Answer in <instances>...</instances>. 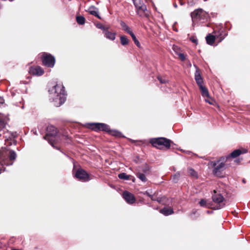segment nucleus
Wrapping results in <instances>:
<instances>
[{"mask_svg":"<svg viewBox=\"0 0 250 250\" xmlns=\"http://www.w3.org/2000/svg\"><path fill=\"white\" fill-rule=\"evenodd\" d=\"M49 100L54 103V106L59 107L66 100L64 87L61 84H56L49 90Z\"/></svg>","mask_w":250,"mask_h":250,"instance_id":"obj_1","label":"nucleus"},{"mask_svg":"<svg viewBox=\"0 0 250 250\" xmlns=\"http://www.w3.org/2000/svg\"><path fill=\"white\" fill-rule=\"evenodd\" d=\"M88 127L95 131L100 130L104 131L107 132L109 134L120 137L121 135V133L116 130L110 129L109 126L104 123H90L88 124Z\"/></svg>","mask_w":250,"mask_h":250,"instance_id":"obj_2","label":"nucleus"},{"mask_svg":"<svg viewBox=\"0 0 250 250\" xmlns=\"http://www.w3.org/2000/svg\"><path fill=\"white\" fill-rule=\"evenodd\" d=\"M226 161L224 157H222L219 160L210 162V165L213 167L212 173L214 175L219 177L222 176L223 172L227 167L225 164Z\"/></svg>","mask_w":250,"mask_h":250,"instance_id":"obj_3","label":"nucleus"},{"mask_svg":"<svg viewBox=\"0 0 250 250\" xmlns=\"http://www.w3.org/2000/svg\"><path fill=\"white\" fill-rule=\"evenodd\" d=\"M191 17L193 24L198 23H203L208 19V14L201 8L195 9L191 13Z\"/></svg>","mask_w":250,"mask_h":250,"instance_id":"obj_4","label":"nucleus"},{"mask_svg":"<svg viewBox=\"0 0 250 250\" xmlns=\"http://www.w3.org/2000/svg\"><path fill=\"white\" fill-rule=\"evenodd\" d=\"M58 137V131L57 128L53 125H49L46 129V134L43 137V138L47 140L48 142L54 148L59 149L57 147L54 146Z\"/></svg>","mask_w":250,"mask_h":250,"instance_id":"obj_5","label":"nucleus"},{"mask_svg":"<svg viewBox=\"0 0 250 250\" xmlns=\"http://www.w3.org/2000/svg\"><path fill=\"white\" fill-rule=\"evenodd\" d=\"M171 143V140L164 137L152 138L150 140V143L152 146L159 149L164 147L167 149L169 148Z\"/></svg>","mask_w":250,"mask_h":250,"instance_id":"obj_6","label":"nucleus"},{"mask_svg":"<svg viewBox=\"0 0 250 250\" xmlns=\"http://www.w3.org/2000/svg\"><path fill=\"white\" fill-rule=\"evenodd\" d=\"M213 201L216 205L212 208L214 209H219L223 208L225 206L224 198L220 193H218L214 190V194L212 196Z\"/></svg>","mask_w":250,"mask_h":250,"instance_id":"obj_7","label":"nucleus"},{"mask_svg":"<svg viewBox=\"0 0 250 250\" xmlns=\"http://www.w3.org/2000/svg\"><path fill=\"white\" fill-rule=\"evenodd\" d=\"M43 64L49 67H53L55 63V57L50 54L44 53L42 56Z\"/></svg>","mask_w":250,"mask_h":250,"instance_id":"obj_8","label":"nucleus"},{"mask_svg":"<svg viewBox=\"0 0 250 250\" xmlns=\"http://www.w3.org/2000/svg\"><path fill=\"white\" fill-rule=\"evenodd\" d=\"M75 176L77 179L83 182L88 181L90 180L88 173L81 168L77 170Z\"/></svg>","mask_w":250,"mask_h":250,"instance_id":"obj_9","label":"nucleus"},{"mask_svg":"<svg viewBox=\"0 0 250 250\" xmlns=\"http://www.w3.org/2000/svg\"><path fill=\"white\" fill-rule=\"evenodd\" d=\"M8 151L6 149H2L0 150V163L2 165L6 166H10L13 163H9L8 162Z\"/></svg>","mask_w":250,"mask_h":250,"instance_id":"obj_10","label":"nucleus"},{"mask_svg":"<svg viewBox=\"0 0 250 250\" xmlns=\"http://www.w3.org/2000/svg\"><path fill=\"white\" fill-rule=\"evenodd\" d=\"M137 14L141 17H145L148 18L149 17V11L147 9L146 6L145 4L141 5L137 8H136Z\"/></svg>","mask_w":250,"mask_h":250,"instance_id":"obj_11","label":"nucleus"},{"mask_svg":"<svg viewBox=\"0 0 250 250\" xmlns=\"http://www.w3.org/2000/svg\"><path fill=\"white\" fill-rule=\"evenodd\" d=\"M213 33L216 37L218 42H221L227 36L228 34L222 29V27L219 28L218 30H214Z\"/></svg>","mask_w":250,"mask_h":250,"instance_id":"obj_12","label":"nucleus"},{"mask_svg":"<svg viewBox=\"0 0 250 250\" xmlns=\"http://www.w3.org/2000/svg\"><path fill=\"white\" fill-rule=\"evenodd\" d=\"M28 72L31 75L37 76H42L44 73V70L41 66H39L30 67Z\"/></svg>","mask_w":250,"mask_h":250,"instance_id":"obj_13","label":"nucleus"},{"mask_svg":"<svg viewBox=\"0 0 250 250\" xmlns=\"http://www.w3.org/2000/svg\"><path fill=\"white\" fill-rule=\"evenodd\" d=\"M122 196L125 200L129 204H132L135 203L136 201L134 195L127 191H124Z\"/></svg>","mask_w":250,"mask_h":250,"instance_id":"obj_14","label":"nucleus"},{"mask_svg":"<svg viewBox=\"0 0 250 250\" xmlns=\"http://www.w3.org/2000/svg\"><path fill=\"white\" fill-rule=\"evenodd\" d=\"M248 152L247 149H236L232 151L229 155H228L226 157V160L230 158H235L239 156L240 155L242 154H245L246 153Z\"/></svg>","mask_w":250,"mask_h":250,"instance_id":"obj_15","label":"nucleus"},{"mask_svg":"<svg viewBox=\"0 0 250 250\" xmlns=\"http://www.w3.org/2000/svg\"><path fill=\"white\" fill-rule=\"evenodd\" d=\"M194 66L196 68V71L195 72V80L198 86L202 85L203 83V80L201 76L199 69L195 64L194 65Z\"/></svg>","mask_w":250,"mask_h":250,"instance_id":"obj_16","label":"nucleus"},{"mask_svg":"<svg viewBox=\"0 0 250 250\" xmlns=\"http://www.w3.org/2000/svg\"><path fill=\"white\" fill-rule=\"evenodd\" d=\"M90 14L95 16L99 19H101V17L99 13L98 9L95 6H91L89 7L87 10H86Z\"/></svg>","mask_w":250,"mask_h":250,"instance_id":"obj_17","label":"nucleus"},{"mask_svg":"<svg viewBox=\"0 0 250 250\" xmlns=\"http://www.w3.org/2000/svg\"><path fill=\"white\" fill-rule=\"evenodd\" d=\"M104 36L106 38L111 41H114L116 38V32H111L106 29L104 32Z\"/></svg>","mask_w":250,"mask_h":250,"instance_id":"obj_18","label":"nucleus"},{"mask_svg":"<svg viewBox=\"0 0 250 250\" xmlns=\"http://www.w3.org/2000/svg\"><path fill=\"white\" fill-rule=\"evenodd\" d=\"M206 40L207 43L208 44L212 45L214 43L215 40L216 39L215 35H212L210 34H209L206 36Z\"/></svg>","mask_w":250,"mask_h":250,"instance_id":"obj_19","label":"nucleus"},{"mask_svg":"<svg viewBox=\"0 0 250 250\" xmlns=\"http://www.w3.org/2000/svg\"><path fill=\"white\" fill-rule=\"evenodd\" d=\"M160 213L165 216H168L173 213V210L171 208H164L160 210Z\"/></svg>","mask_w":250,"mask_h":250,"instance_id":"obj_20","label":"nucleus"},{"mask_svg":"<svg viewBox=\"0 0 250 250\" xmlns=\"http://www.w3.org/2000/svg\"><path fill=\"white\" fill-rule=\"evenodd\" d=\"M200 89L201 91V94L203 97L209 98V94L207 88L202 85L199 86Z\"/></svg>","mask_w":250,"mask_h":250,"instance_id":"obj_21","label":"nucleus"},{"mask_svg":"<svg viewBox=\"0 0 250 250\" xmlns=\"http://www.w3.org/2000/svg\"><path fill=\"white\" fill-rule=\"evenodd\" d=\"M136 175L137 177V178H138L140 180H141L143 182H146L147 181V179L146 176V174L145 173L138 172L136 174Z\"/></svg>","mask_w":250,"mask_h":250,"instance_id":"obj_22","label":"nucleus"},{"mask_svg":"<svg viewBox=\"0 0 250 250\" xmlns=\"http://www.w3.org/2000/svg\"><path fill=\"white\" fill-rule=\"evenodd\" d=\"M8 156L9 157V159L11 161H14L16 159L17 154L15 151L13 150H10L8 152Z\"/></svg>","mask_w":250,"mask_h":250,"instance_id":"obj_23","label":"nucleus"},{"mask_svg":"<svg viewBox=\"0 0 250 250\" xmlns=\"http://www.w3.org/2000/svg\"><path fill=\"white\" fill-rule=\"evenodd\" d=\"M131 175L126 174L125 173L123 172L118 174V177L120 179L124 180H128L130 179Z\"/></svg>","mask_w":250,"mask_h":250,"instance_id":"obj_24","label":"nucleus"},{"mask_svg":"<svg viewBox=\"0 0 250 250\" xmlns=\"http://www.w3.org/2000/svg\"><path fill=\"white\" fill-rule=\"evenodd\" d=\"M76 21L79 24L83 25L85 23V20L84 17L79 16L76 17Z\"/></svg>","mask_w":250,"mask_h":250,"instance_id":"obj_25","label":"nucleus"},{"mask_svg":"<svg viewBox=\"0 0 250 250\" xmlns=\"http://www.w3.org/2000/svg\"><path fill=\"white\" fill-rule=\"evenodd\" d=\"M133 1V3L135 7V8H137L139 6H141V5H143L145 4L143 1L142 0H132Z\"/></svg>","mask_w":250,"mask_h":250,"instance_id":"obj_26","label":"nucleus"},{"mask_svg":"<svg viewBox=\"0 0 250 250\" xmlns=\"http://www.w3.org/2000/svg\"><path fill=\"white\" fill-rule=\"evenodd\" d=\"M180 177V172H176L175 174H174L173 176H172V181L174 182V183H177L178 181H179V178Z\"/></svg>","mask_w":250,"mask_h":250,"instance_id":"obj_27","label":"nucleus"},{"mask_svg":"<svg viewBox=\"0 0 250 250\" xmlns=\"http://www.w3.org/2000/svg\"><path fill=\"white\" fill-rule=\"evenodd\" d=\"M121 43L123 45H127L128 43V39L125 36L120 37Z\"/></svg>","mask_w":250,"mask_h":250,"instance_id":"obj_28","label":"nucleus"},{"mask_svg":"<svg viewBox=\"0 0 250 250\" xmlns=\"http://www.w3.org/2000/svg\"><path fill=\"white\" fill-rule=\"evenodd\" d=\"M188 173L190 176L197 178V173L193 168H189L188 169Z\"/></svg>","mask_w":250,"mask_h":250,"instance_id":"obj_29","label":"nucleus"},{"mask_svg":"<svg viewBox=\"0 0 250 250\" xmlns=\"http://www.w3.org/2000/svg\"><path fill=\"white\" fill-rule=\"evenodd\" d=\"M172 50L175 53V54L177 55L178 54L181 53V48L178 46L176 45H173L172 46Z\"/></svg>","mask_w":250,"mask_h":250,"instance_id":"obj_30","label":"nucleus"},{"mask_svg":"<svg viewBox=\"0 0 250 250\" xmlns=\"http://www.w3.org/2000/svg\"><path fill=\"white\" fill-rule=\"evenodd\" d=\"M120 25L122 26V27L123 28V29L126 32L128 31V30L130 29L129 26H128L126 23L123 21H121L120 22Z\"/></svg>","mask_w":250,"mask_h":250,"instance_id":"obj_31","label":"nucleus"},{"mask_svg":"<svg viewBox=\"0 0 250 250\" xmlns=\"http://www.w3.org/2000/svg\"><path fill=\"white\" fill-rule=\"evenodd\" d=\"M199 205L201 207H207V208H208L209 207L207 203V201L206 200H205V199H202L199 202Z\"/></svg>","mask_w":250,"mask_h":250,"instance_id":"obj_32","label":"nucleus"},{"mask_svg":"<svg viewBox=\"0 0 250 250\" xmlns=\"http://www.w3.org/2000/svg\"><path fill=\"white\" fill-rule=\"evenodd\" d=\"M132 40H133L135 44L139 47H140L141 46V44L138 41V40L137 39L135 35H134V36L132 37Z\"/></svg>","mask_w":250,"mask_h":250,"instance_id":"obj_33","label":"nucleus"},{"mask_svg":"<svg viewBox=\"0 0 250 250\" xmlns=\"http://www.w3.org/2000/svg\"><path fill=\"white\" fill-rule=\"evenodd\" d=\"M158 79L161 83H166L168 82V80L167 79L163 78L161 76H158Z\"/></svg>","mask_w":250,"mask_h":250,"instance_id":"obj_34","label":"nucleus"},{"mask_svg":"<svg viewBox=\"0 0 250 250\" xmlns=\"http://www.w3.org/2000/svg\"><path fill=\"white\" fill-rule=\"evenodd\" d=\"M166 198L165 196L157 197L156 201L159 203L163 204Z\"/></svg>","mask_w":250,"mask_h":250,"instance_id":"obj_35","label":"nucleus"},{"mask_svg":"<svg viewBox=\"0 0 250 250\" xmlns=\"http://www.w3.org/2000/svg\"><path fill=\"white\" fill-rule=\"evenodd\" d=\"M177 55L179 56V58L182 61H184L186 60V56L183 53H180L178 54Z\"/></svg>","mask_w":250,"mask_h":250,"instance_id":"obj_36","label":"nucleus"},{"mask_svg":"<svg viewBox=\"0 0 250 250\" xmlns=\"http://www.w3.org/2000/svg\"><path fill=\"white\" fill-rule=\"evenodd\" d=\"M97 27L99 28V29H102V30H103L104 31V32L106 30V28H105V27H104V26H103L102 25L100 24H98L97 25H96Z\"/></svg>","mask_w":250,"mask_h":250,"instance_id":"obj_37","label":"nucleus"},{"mask_svg":"<svg viewBox=\"0 0 250 250\" xmlns=\"http://www.w3.org/2000/svg\"><path fill=\"white\" fill-rule=\"evenodd\" d=\"M142 170L144 172L143 173H145L146 174L148 172V171L149 170V168L147 166H145V167H143Z\"/></svg>","mask_w":250,"mask_h":250,"instance_id":"obj_38","label":"nucleus"},{"mask_svg":"<svg viewBox=\"0 0 250 250\" xmlns=\"http://www.w3.org/2000/svg\"><path fill=\"white\" fill-rule=\"evenodd\" d=\"M190 40L193 43L197 44V39L194 38V37H191L190 38Z\"/></svg>","mask_w":250,"mask_h":250,"instance_id":"obj_39","label":"nucleus"},{"mask_svg":"<svg viewBox=\"0 0 250 250\" xmlns=\"http://www.w3.org/2000/svg\"><path fill=\"white\" fill-rule=\"evenodd\" d=\"M126 32L128 33L131 36V37L135 35L130 29H129Z\"/></svg>","mask_w":250,"mask_h":250,"instance_id":"obj_40","label":"nucleus"},{"mask_svg":"<svg viewBox=\"0 0 250 250\" xmlns=\"http://www.w3.org/2000/svg\"><path fill=\"white\" fill-rule=\"evenodd\" d=\"M205 101L210 104H213V101L212 100L205 99Z\"/></svg>","mask_w":250,"mask_h":250,"instance_id":"obj_41","label":"nucleus"},{"mask_svg":"<svg viewBox=\"0 0 250 250\" xmlns=\"http://www.w3.org/2000/svg\"><path fill=\"white\" fill-rule=\"evenodd\" d=\"M4 99L0 97V106L4 103Z\"/></svg>","mask_w":250,"mask_h":250,"instance_id":"obj_42","label":"nucleus"},{"mask_svg":"<svg viewBox=\"0 0 250 250\" xmlns=\"http://www.w3.org/2000/svg\"><path fill=\"white\" fill-rule=\"evenodd\" d=\"M144 194L149 196V197H150L152 195L150 194L147 191H146Z\"/></svg>","mask_w":250,"mask_h":250,"instance_id":"obj_43","label":"nucleus"},{"mask_svg":"<svg viewBox=\"0 0 250 250\" xmlns=\"http://www.w3.org/2000/svg\"><path fill=\"white\" fill-rule=\"evenodd\" d=\"M150 198L152 201H156L157 199V198L155 197L153 195H152Z\"/></svg>","mask_w":250,"mask_h":250,"instance_id":"obj_44","label":"nucleus"},{"mask_svg":"<svg viewBox=\"0 0 250 250\" xmlns=\"http://www.w3.org/2000/svg\"><path fill=\"white\" fill-rule=\"evenodd\" d=\"M129 180H131L132 182H134L135 181V178L134 177L131 176Z\"/></svg>","mask_w":250,"mask_h":250,"instance_id":"obj_45","label":"nucleus"},{"mask_svg":"<svg viewBox=\"0 0 250 250\" xmlns=\"http://www.w3.org/2000/svg\"><path fill=\"white\" fill-rule=\"evenodd\" d=\"M173 6L175 8H177V5L176 3H174L173 4Z\"/></svg>","mask_w":250,"mask_h":250,"instance_id":"obj_46","label":"nucleus"},{"mask_svg":"<svg viewBox=\"0 0 250 250\" xmlns=\"http://www.w3.org/2000/svg\"><path fill=\"white\" fill-rule=\"evenodd\" d=\"M212 211H209V210H207V213H208V214L212 213Z\"/></svg>","mask_w":250,"mask_h":250,"instance_id":"obj_47","label":"nucleus"},{"mask_svg":"<svg viewBox=\"0 0 250 250\" xmlns=\"http://www.w3.org/2000/svg\"><path fill=\"white\" fill-rule=\"evenodd\" d=\"M242 182H243V183H246V181H245V179H243V180H242Z\"/></svg>","mask_w":250,"mask_h":250,"instance_id":"obj_48","label":"nucleus"},{"mask_svg":"<svg viewBox=\"0 0 250 250\" xmlns=\"http://www.w3.org/2000/svg\"><path fill=\"white\" fill-rule=\"evenodd\" d=\"M1 170H2L1 167H0V174L1 173Z\"/></svg>","mask_w":250,"mask_h":250,"instance_id":"obj_49","label":"nucleus"},{"mask_svg":"<svg viewBox=\"0 0 250 250\" xmlns=\"http://www.w3.org/2000/svg\"><path fill=\"white\" fill-rule=\"evenodd\" d=\"M179 0L180 2V4H181V5H183V3L181 2V1L180 0Z\"/></svg>","mask_w":250,"mask_h":250,"instance_id":"obj_50","label":"nucleus"}]
</instances>
